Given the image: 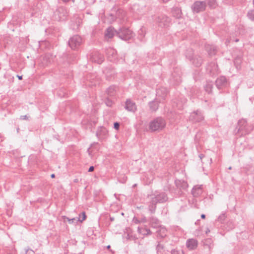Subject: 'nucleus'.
Returning a JSON list of instances; mask_svg holds the SVG:
<instances>
[{"label": "nucleus", "instance_id": "f257e3e1", "mask_svg": "<svg viewBox=\"0 0 254 254\" xmlns=\"http://www.w3.org/2000/svg\"><path fill=\"white\" fill-rule=\"evenodd\" d=\"M237 128V133L243 136L250 133L253 130L254 127L252 125H248L246 120L242 119L239 121Z\"/></svg>", "mask_w": 254, "mask_h": 254}, {"label": "nucleus", "instance_id": "f03ea898", "mask_svg": "<svg viewBox=\"0 0 254 254\" xmlns=\"http://www.w3.org/2000/svg\"><path fill=\"white\" fill-rule=\"evenodd\" d=\"M165 120L162 117H157L150 122L149 129L151 131H160L166 126Z\"/></svg>", "mask_w": 254, "mask_h": 254}, {"label": "nucleus", "instance_id": "7ed1b4c3", "mask_svg": "<svg viewBox=\"0 0 254 254\" xmlns=\"http://www.w3.org/2000/svg\"><path fill=\"white\" fill-rule=\"evenodd\" d=\"M68 15L67 10L64 7H59L54 12L53 18L58 21L64 20Z\"/></svg>", "mask_w": 254, "mask_h": 254}, {"label": "nucleus", "instance_id": "20e7f679", "mask_svg": "<svg viewBox=\"0 0 254 254\" xmlns=\"http://www.w3.org/2000/svg\"><path fill=\"white\" fill-rule=\"evenodd\" d=\"M207 7L205 1L196 0L191 6V9L193 13H198L204 11Z\"/></svg>", "mask_w": 254, "mask_h": 254}, {"label": "nucleus", "instance_id": "39448f33", "mask_svg": "<svg viewBox=\"0 0 254 254\" xmlns=\"http://www.w3.org/2000/svg\"><path fill=\"white\" fill-rule=\"evenodd\" d=\"M117 35L121 39L127 41L133 37V33L129 28L123 27L120 28L119 31L117 32Z\"/></svg>", "mask_w": 254, "mask_h": 254}, {"label": "nucleus", "instance_id": "423d86ee", "mask_svg": "<svg viewBox=\"0 0 254 254\" xmlns=\"http://www.w3.org/2000/svg\"><path fill=\"white\" fill-rule=\"evenodd\" d=\"M155 21L158 26L161 27H168L171 24V18L164 14L158 16Z\"/></svg>", "mask_w": 254, "mask_h": 254}, {"label": "nucleus", "instance_id": "0eeeda50", "mask_svg": "<svg viewBox=\"0 0 254 254\" xmlns=\"http://www.w3.org/2000/svg\"><path fill=\"white\" fill-rule=\"evenodd\" d=\"M82 43L81 37L77 35L73 36L68 40V45L73 50H77Z\"/></svg>", "mask_w": 254, "mask_h": 254}, {"label": "nucleus", "instance_id": "6e6552de", "mask_svg": "<svg viewBox=\"0 0 254 254\" xmlns=\"http://www.w3.org/2000/svg\"><path fill=\"white\" fill-rule=\"evenodd\" d=\"M189 120L192 123H199L204 120V116L200 111L196 110L190 114Z\"/></svg>", "mask_w": 254, "mask_h": 254}, {"label": "nucleus", "instance_id": "1a4fd4ad", "mask_svg": "<svg viewBox=\"0 0 254 254\" xmlns=\"http://www.w3.org/2000/svg\"><path fill=\"white\" fill-rule=\"evenodd\" d=\"M206 71L211 76H214L219 73L218 65L214 62H212L207 64Z\"/></svg>", "mask_w": 254, "mask_h": 254}, {"label": "nucleus", "instance_id": "9d476101", "mask_svg": "<svg viewBox=\"0 0 254 254\" xmlns=\"http://www.w3.org/2000/svg\"><path fill=\"white\" fill-rule=\"evenodd\" d=\"M215 85L218 89H222L228 85V81L224 76H220L215 81Z\"/></svg>", "mask_w": 254, "mask_h": 254}, {"label": "nucleus", "instance_id": "9b49d317", "mask_svg": "<svg viewBox=\"0 0 254 254\" xmlns=\"http://www.w3.org/2000/svg\"><path fill=\"white\" fill-rule=\"evenodd\" d=\"M151 197L158 203H164L168 200L167 194L164 192L159 193L157 194H153Z\"/></svg>", "mask_w": 254, "mask_h": 254}, {"label": "nucleus", "instance_id": "f8f14e48", "mask_svg": "<svg viewBox=\"0 0 254 254\" xmlns=\"http://www.w3.org/2000/svg\"><path fill=\"white\" fill-rule=\"evenodd\" d=\"M168 94V90L166 87H161L156 90V98L161 99V101L164 100L166 99Z\"/></svg>", "mask_w": 254, "mask_h": 254}, {"label": "nucleus", "instance_id": "ddd939ff", "mask_svg": "<svg viewBox=\"0 0 254 254\" xmlns=\"http://www.w3.org/2000/svg\"><path fill=\"white\" fill-rule=\"evenodd\" d=\"M108 135V130L104 127H99L96 132V136L99 138V139H104Z\"/></svg>", "mask_w": 254, "mask_h": 254}, {"label": "nucleus", "instance_id": "4468645a", "mask_svg": "<svg viewBox=\"0 0 254 254\" xmlns=\"http://www.w3.org/2000/svg\"><path fill=\"white\" fill-rule=\"evenodd\" d=\"M91 60L93 62L101 64L104 60V56L98 52H95L91 56Z\"/></svg>", "mask_w": 254, "mask_h": 254}, {"label": "nucleus", "instance_id": "2eb2a0df", "mask_svg": "<svg viewBox=\"0 0 254 254\" xmlns=\"http://www.w3.org/2000/svg\"><path fill=\"white\" fill-rule=\"evenodd\" d=\"M161 99L155 98L153 101L149 103V106L150 110L152 112L156 111L159 107V104L161 103Z\"/></svg>", "mask_w": 254, "mask_h": 254}, {"label": "nucleus", "instance_id": "dca6fc26", "mask_svg": "<svg viewBox=\"0 0 254 254\" xmlns=\"http://www.w3.org/2000/svg\"><path fill=\"white\" fill-rule=\"evenodd\" d=\"M125 109L128 111L134 112L136 110V107L134 102L128 99L126 102Z\"/></svg>", "mask_w": 254, "mask_h": 254}, {"label": "nucleus", "instance_id": "f3484780", "mask_svg": "<svg viewBox=\"0 0 254 254\" xmlns=\"http://www.w3.org/2000/svg\"><path fill=\"white\" fill-rule=\"evenodd\" d=\"M198 245L197 241L194 239H191L187 240L186 246L190 250L195 249Z\"/></svg>", "mask_w": 254, "mask_h": 254}, {"label": "nucleus", "instance_id": "a211bd4d", "mask_svg": "<svg viewBox=\"0 0 254 254\" xmlns=\"http://www.w3.org/2000/svg\"><path fill=\"white\" fill-rule=\"evenodd\" d=\"M192 61V64L196 67L200 66L203 62L202 58L198 55H196L192 58H189Z\"/></svg>", "mask_w": 254, "mask_h": 254}, {"label": "nucleus", "instance_id": "6ab92c4d", "mask_svg": "<svg viewBox=\"0 0 254 254\" xmlns=\"http://www.w3.org/2000/svg\"><path fill=\"white\" fill-rule=\"evenodd\" d=\"M205 48L208 55L210 56L215 55L217 53V48L214 45L207 44L205 46Z\"/></svg>", "mask_w": 254, "mask_h": 254}, {"label": "nucleus", "instance_id": "aec40b11", "mask_svg": "<svg viewBox=\"0 0 254 254\" xmlns=\"http://www.w3.org/2000/svg\"><path fill=\"white\" fill-rule=\"evenodd\" d=\"M202 192V186H195L192 189L191 193L194 197H198Z\"/></svg>", "mask_w": 254, "mask_h": 254}, {"label": "nucleus", "instance_id": "412c9836", "mask_svg": "<svg viewBox=\"0 0 254 254\" xmlns=\"http://www.w3.org/2000/svg\"><path fill=\"white\" fill-rule=\"evenodd\" d=\"M171 12L172 15L176 18L179 19L182 17V10L180 7H173L172 8Z\"/></svg>", "mask_w": 254, "mask_h": 254}, {"label": "nucleus", "instance_id": "4be33fe9", "mask_svg": "<svg viewBox=\"0 0 254 254\" xmlns=\"http://www.w3.org/2000/svg\"><path fill=\"white\" fill-rule=\"evenodd\" d=\"M157 202L154 199L151 197V200L148 203V210L151 213H154L156 208Z\"/></svg>", "mask_w": 254, "mask_h": 254}, {"label": "nucleus", "instance_id": "5701e85b", "mask_svg": "<svg viewBox=\"0 0 254 254\" xmlns=\"http://www.w3.org/2000/svg\"><path fill=\"white\" fill-rule=\"evenodd\" d=\"M175 184L177 188L180 189L185 190L188 187L187 182L185 181L176 180Z\"/></svg>", "mask_w": 254, "mask_h": 254}, {"label": "nucleus", "instance_id": "b1692460", "mask_svg": "<svg viewBox=\"0 0 254 254\" xmlns=\"http://www.w3.org/2000/svg\"><path fill=\"white\" fill-rule=\"evenodd\" d=\"M117 32L113 27H110L106 29L105 36L106 38H112L114 36L115 32L117 33Z\"/></svg>", "mask_w": 254, "mask_h": 254}, {"label": "nucleus", "instance_id": "393cba45", "mask_svg": "<svg viewBox=\"0 0 254 254\" xmlns=\"http://www.w3.org/2000/svg\"><path fill=\"white\" fill-rule=\"evenodd\" d=\"M117 89L118 87L117 86L115 85H111L107 89L106 93L109 96H114L116 94Z\"/></svg>", "mask_w": 254, "mask_h": 254}, {"label": "nucleus", "instance_id": "a878e982", "mask_svg": "<svg viewBox=\"0 0 254 254\" xmlns=\"http://www.w3.org/2000/svg\"><path fill=\"white\" fill-rule=\"evenodd\" d=\"M105 72L107 80H111L115 78V72L114 70L106 69Z\"/></svg>", "mask_w": 254, "mask_h": 254}, {"label": "nucleus", "instance_id": "bb28decb", "mask_svg": "<svg viewBox=\"0 0 254 254\" xmlns=\"http://www.w3.org/2000/svg\"><path fill=\"white\" fill-rule=\"evenodd\" d=\"M203 246L208 249L209 251H211L213 249L214 244L212 240L211 239H207L203 242Z\"/></svg>", "mask_w": 254, "mask_h": 254}, {"label": "nucleus", "instance_id": "cd10ccee", "mask_svg": "<svg viewBox=\"0 0 254 254\" xmlns=\"http://www.w3.org/2000/svg\"><path fill=\"white\" fill-rule=\"evenodd\" d=\"M172 77L173 81L175 82V84H178L181 82L182 79L180 73H178L177 76H176V73L174 72L172 74Z\"/></svg>", "mask_w": 254, "mask_h": 254}, {"label": "nucleus", "instance_id": "c85d7f7f", "mask_svg": "<svg viewBox=\"0 0 254 254\" xmlns=\"http://www.w3.org/2000/svg\"><path fill=\"white\" fill-rule=\"evenodd\" d=\"M150 222L152 227L154 228L157 227L160 225L159 220L154 217L150 218Z\"/></svg>", "mask_w": 254, "mask_h": 254}, {"label": "nucleus", "instance_id": "c756f323", "mask_svg": "<svg viewBox=\"0 0 254 254\" xmlns=\"http://www.w3.org/2000/svg\"><path fill=\"white\" fill-rule=\"evenodd\" d=\"M234 62L236 67L237 68H240L241 67V64L242 62V57L241 56H237L234 59Z\"/></svg>", "mask_w": 254, "mask_h": 254}, {"label": "nucleus", "instance_id": "7c9ffc66", "mask_svg": "<svg viewBox=\"0 0 254 254\" xmlns=\"http://www.w3.org/2000/svg\"><path fill=\"white\" fill-rule=\"evenodd\" d=\"M156 251L157 254H164L165 250L163 245L159 243L156 246Z\"/></svg>", "mask_w": 254, "mask_h": 254}, {"label": "nucleus", "instance_id": "2f4dec72", "mask_svg": "<svg viewBox=\"0 0 254 254\" xmlns=\"http://www.w3.org/2000/svg\"><path fill=\"white\" fill-rule=\"evenodd\" d=\"M207 3L211 9H214L217 6L216 0H208Z\"/></svg>", "mask_w": 254, "mask_h": 254}, {"label": "nucleus", "instance_id": "473e14b6", "mask_svg": "<svg viewBox=\"0 0 254 254\" xmlns=\"http://www.w3.org/2000/svg\"><path fill=\"white\" fill-rule=\"evenodd\" d=\"M167 230L165 229L161 228L157 231V236L164 238L166 235Z\"/></svg>", "mask_w": 254, "mask_h": 254}, {"label": "nucleus", "instance_id": "72a5a7b5", "mask_svg": "<svg viewBox=\"0 0 254 254\" xmlns=\"http://www.w3.org/2000/svg\"><path fill=\"white\" fill-rule=\"evenodd\" d=\"M213 88V84L211 82H208L205 86V89L208 93H210Z\"/></svg>", "mask_w": 254, "mask_h": 254}, {"label": "nucleus", "instance_id": "f704fd0d", "mask_svg": "<svg viewBox=\"0 0 254 254\" xmlns=\"http://www.w3.org/2000/svg\"><path fill=\"white\" fill-rule=\"evenodd\" d=\"M247 16L252 21H254V9H251L248 11Z\"/></svg>", "mask_w": 254, "mask_h": 254}, {"label": "nucleus", "instance_id": "c9c22d12", "mask_svg": "<svg viewBox=\"0 0 254 254\" xmlns=\"http://www.w3.org/2000/svg\"><path fill=\"white\" fill-rule=\"evenodd\" d=\"M226 218V214L225 213H222L221 214L218 218V221L221 223H223L224 221L225 220Z\"/></svg>", "mask_w": 254, "mask_h": 254}, {"label": "nucleus", "instance_id": "e433bc0d", "mask_svg": "<svg viewBox=\"0 0 254 254\" xmlns=\"http://www.w3.org/2000/svg\"><path fill=\"white\" fill-rule=\"evenodd\" d=\"M64 221L67 220L69 224H72L73 223H74L76 221V219L75 218L69 219V218H68L66 216H64Z\"/></svg>", "mask_w": 254, "mask_h": 254}, {"label": "nucleus", "instance_id": "4c0bfd02", "mask_svg": "<svg viewBox=\"0 0 254 254\" xmlns=\"http://www.w3.org/2000/svg\"><path fill=\"white\" fill-rule=\"evenodd\" d=\"M171 254H184V252L182 250L174 249L171 251Z\"/></svg>", "mask_w": 254, "mask_h": 254}, {"label": "nucleus", "instance_id": "58836bf2", "mask_svg": "<svg viewBox=\"0 0 254 254\" xmlns=\"http://www.w3.org/2000/svg\"><path fill=\"white\" fill-rule=\"evenodd\" d=\"M227 225L229 226L228 230H231L234 228V223L231 220H230L227 222Z\"/></svg>", "mask_w": 254, "mask_h": 254}, {"label": "nucleus", "instance_id": "ea45409f", "mask_svg": "<svg viewBox=\"0 0 254 254\" xmlns=\"http://www.w3.org/2000/svg\"><path fill=\"white\" fill-rule=\"evenodd\" d=\"M108 54H111L113 57H115L116 55V52L115 51L113 50V49H110L108 51Z\"/></svg>", "mask_w": 254, "mask_h": 254}, {"label": "nucleus", "instance_id": "a19ab883", "mask_svg": "<svg viewBox=\"0 0 254 254\" xmlns=\"http://www.w3.org/2000/svg\"><path fill=\"white\" fill-rule=\"evenodd\" d=\"M81 215H82V219H80L79 218L78 219V221H80V222H83L86 219V217L85 212H82L81 213Z\"/></svg>", "mask_w": 254, "mask_h": 254}, {"label": "nucleus", "instance_id": "79ce46f5", "mask_svg": "<svg viewBox=\"0 0 254 254\" xmlns=\"http://www.w3.org/2000/svg\"><path fill=\"white\" fill-rule=\"evenodd\" d=\"M114 127L115 129L118 130L120 127V124L118 122H115L114 124Z\"/></svg>", "mask_w": 254, "mask_h": 254}, {"label": "nucleus", "instance_id": "37998d69", "mask_svg": "<svg viewBox=\"0 0 254 254\" xmlns=\"http://www.w3.org/2000/svg\"><path fill=\"white\" fill-rule=\"evenodd\" d=\"M20 120H28V117H27L26 115L24 116H21L20 117Z\"/></svg>", "mask_w": 254, "mask_h": 254}, {"label": "nucleus", "instance_id": "c03bdc74", "mask_svg": "<svg viewBox=\"0 0 254 254\" xmlns=\"http://www.w3.org/2000/svg\"><path fill=\"white\" fill-rule=\"evenodd\" d=\"M144 231L145 232V235H150L151 234V231L149 229H145Z\"/></svg>", "mask_w": 254, "mask_h": 254}, {"label": "nucleus", "instance_id": "a18cd8bd", "mask_svg": "<svg viewBox=\"0 0 254 254\" xmlns=\"http://www.w3.org/2000/svg\"><path fill=\"white\" fill-rule=\"evenodd\" d=\"M133 221L136 223V224H138L139 223V221L138 220V219L136 217H134L133 219Z\"/></svg>", "mask_w": 254, "mask_h": 254}, {"label": "nucleus", "instance_id": "49530a36", "mask_svg": "<svg viewBox=\"0 0 254 254\" xmlns=\"http://www.w3.org/2000/svg\"><path fill=\"white\" fill-rule=\"evenodd\" d=\"M106 105L108 106H112V102L109 100H108L106 102Z\"/></svg>", "mask_w": 254, "mask_h": 254}, {"label": "nucleus", "instance_id": "de8ad7c7", "mask_svg": "<svg viewBox=\"0 0 254 254\" xmlns=\"http://www.w3.org/2000/svg\"><path fill=\"white\" fill-rule=\"evenodd\" d=\"M94 170V166H90L88 169V172H92Z\"/></svg>", "mask_w": 254, "mask_h": 254}, {"label": "nucleus", "instance_id": "09e8293b", "mask_svg": "<svg viewBox=\"0 0 254 254\" xmlns=\"http://www.w3.org/2000/svg\"><path fill=\"white\" fill-rule=\"evenodd\" d=\"M204 157V155L202 154H200L199 155V157L202 159V158H203Z\"/></svg>", "mask_w": 254, "mask_h": 254}, {"label": "nucleus", "instance_id": "8fccbe9b", "mask_svg": "<svg viewBox=\"0 0 254 254\" xmlns=\"http://www.w3.org/2000/svg\"><path fill=\"white\" fill-rule=\"evenodd\" d=\"M17 77H18V78L19 80H22V75H17Z\"/></svg>", "mask_w": 254, "mask_h": 254}, {"label": "nucleus", "instance_id": "3c124183", "mask_svg": "<svg viewBox=\"0 0 254 254\" xmlns=\"http://www.w3.org/2000/svg\"><path fill=\"white\" fill-rule=\"evenodd\" d=\"M205 217H206V216H205V214H202L201 215V218L202 219H205Z\"/></svg>", "mask_w": 254, "mask_h": 254}, {"label": "nucleus", "instance_id": "603ef678", "mask_svg": "<svg viewBox=\"0 0 254 254\" xmlns=\"http://www.w3.org/2000/svg\"><path fill=\"white\" fill-rule=\"evenodd\" d=\"M51 177L52 178H54L55 177V175L54 174H52L51 175Z\"/></svg>", "mask_w": 254, "mask_h": 254}, {"label": "nucleus", "instance_id": "864d4df0", "mask_svg": "<svg viewBox=\"0 0 254 254\" xmlns=\"http://www.w3.org/2000/svg\"><path fill=\"white\" fill-rule=\"evenodd\" d=\"M165 3H166L167 2H168L169 1H170V0H162Z\"/></svg>", "mask_w": 254, "mask_h": 254}, {"label": "nucleus", "instance_id": "5fc2aeb1", "mask_svg": "<svg viewBox=\"0 0 254 254\" xmlns=\"http://www.w3.org/2000/svg\"><path fill=\"white\" fill-rule=\"evenodd\" d=\"M208 232H210V230L208 229V230L206 231V233H208Z\"/></svg>", "mask_w": 254, "mask_h": 254}, {"label": "nucleus", "instance_id": "6e6d98bb", "mask_svg": "<svg viewBox=\"0 0 254 254\" xmlns=\"http://www.w3.org/2000/svg\"><path fill=\"white\" fill-rule=\"evenodd\" d=\"M110 248H111V247H110V245H109V246H107V249H109Z\"/></svg>", "mask_w": 254, "mask_h": 254}, {"label": "nucleus", "instance_id": "4d7b16f0", "mask_svg": "<svg viewBox=\"0 0 254 254\" xmlns=\"http://www.w3.org/2000/svg\"><path fill=\"white\" fill-rule=\"evenodd\" d=\"M74 182H78V180L77 179H75Z\"/></svg>", "mask_w": 254, "mask_h": 254}, {"label": "nucleus", "instance_id": "13d9d810", "mask_svg": "<svg viewBox=\"0 0 254 254\" xmlns=\"http://www.w3.org/2000/svg\"><path fill=\"white\" fill-rule=\"evenodd\" d=\"M125 2H127L128 0H123Z\"/></svg>", "mask_w": 254, "mask_h": 254}, {"label": "nucleus", "instance_id": "bf43d9fd", "mask_svg": "<svg viewBox=\"0 0 254 254\" xmlns=\"http://www.w3.org/2000/svg\"><path fill=\"white\" fill-rule=\"evenodd\" d=\"M228 169H229V170H231V169H232V167H229V168H228Z\"/></svg>", "mask_w": 254, "mask_h": 254}, {"label": "nucleus", "instance_id": "052dcab7", "mask_svg": "<svg viewBox=\"0 0 254 254\" xmlns=\"http://www.w3.org/2000/svg\"><path fill=\"white\" fill-rule=\"evenodd\" d=\"M238 41H239V39H236V42H238Z\"/></svg>", "mask_w": 254, "mask_h": 254}, {"label": "nucleus", "instance_id": "680f3d73", "mask_svg": "<svg viewBox=\"0 0 254 254\" xmlns=\"http://www.w3.org/2000/svg\"><path fill=\"white\" fill-rule=\"evenodd\" d=\"M212 163V159L211 158L210 159V163Z\"/></svg>", "mask_w": 254, "mask_h": 254}, {"label": "nucleus", "instance_id": "e2e57ef3", "mask_svg": "<svg viewBox=\"0 0 254 254\" xmlns=\"http://www.w3.org/2000/svg\"><path fill=\"white\" fill-rule=\"evenodd\" d=\"M109 58H110V57H109ZM109 60H110V61H112V59H109Z\"/></svg>", "mask_w": 254, "mask_h": 254}, {"label": "nucleus", "instance_id": "0e129e2a", "mask_svg": "<svg viewBox=\"0 0 254 254\" xmlns=\"http://www.w3.org/2000/svg\"><path fill=\"white\" fill-rule=\"evenodd\" d=\"M72 0V1H73V2H74V0Z\"/></svg>", "mask_w": 254, "mask_h": 254}]
</instances>
